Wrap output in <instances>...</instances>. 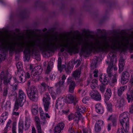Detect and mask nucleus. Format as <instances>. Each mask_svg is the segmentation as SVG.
Segmentation results:
<instances>
[{
  "instance_id": "f257e3e1",
  "label": "nucleus",
  "mask_w": 133,
  "mask_h": 133,
  "mask_svg": "<svg viewBox=\"0 0 133 133\" xmlns=\"http://www.w3.org/2000/svg\"><path fill=\"white\" fill-rule=\"evenodd\" d=\"M47 40L48 42L45 44L42 38L37 37L35 41L27 45L23 39L22 42L18 43V47L16 49V51L19 52H22L25 48L23 52L25 59L28 61L30 60L31 53L32 56H35V58H39L40 55L36 49L37 47L43 52H54L59 47L61 48L60 50L61 52H63L65 50L64 48H66L68 52L70 55H72L73 53L75 54L78 52L79 47L77 45H74V39L70 42L69 38H68L66 44H61L59 42H57L58 39L55 36L48 39Z\"/></svg>"
},
{
  "instance_id": "f03ea898",
  "label": "nucleus",
  "mask_w": 133,
  "mask_h": 133,
  "mask_svg": "<svg viewBox=\"0 0 133 133\" xmlns=\"http://www.w3.org/2000/svg\"><path fill=\"white\" fill-rule=\"evenodd\" d=\"M16 66L17 69V73L19 76V78L17 80L16 78L13 77L14 80L15 82L17 83H23L25 82V77L23 76L25 75V72L23 70V66L21 62H18L16 64Z\"/></svg>"
},
{
  "instance_id": "7ed1b4c3",
  "label": "nucleus",
  "mask_w": 133,
  "mask_h": 133,
  "mask_svg": "<svg viewBox=\"0 0 133 133\" xmlns=\"http://www.w3.org/2000/svg\"><path fill=\"white\" fill-rule=\"evenodd\" d=\"M29 98L32 101L36 102L38 100V92L37 88L34 86H31L27 92Z\"/></svg>"
},
{
  "instance_id": "20e7f679",
  "label": "nucleus",
  "mask_w": 133,
  "mask_h": 133,
  "mask_svg": "<svg viewBox=\"0 0 133 133\" xmlns=\"http://www.w3.org/2000/svg\"><path fill=\"white\" fill-rule=\"evenodd\" d=\"M66 77V76L65 75H63L61 77V79H59L58 82L55 84L56 92L57 94H59L61 93L62 88L63 85Z\"/></svg>"
},
{
  "instance_id": "39448f33",
  "label": "nucleus",
  "mask_w": 133,
  "mask_h": 133,
  "mask_svg": "<svg viewBox=\"0 0 133 133\" xmlns=\"http://www.w3.org/2000/svg\"><path fill=\"white\" fill-rule=\"evenodd\" d=\"M81 62V61L79 60H77L76 61H74L69 62L67 65L65 69L66 73L68 74L71 72L74 67L73 64L74 63V64H77L76 67L77 68L80 65Z\"/></svg>"
},
{
  "instance_id": "423d86ee",
  "label": "nucleus",
  "mask_w": 133,
  "mask_h": 133,
  "mask_svg": "<svg viewBox=\"0 0 133 133\" xmlns=\"http://www.w3.org/2000/svg\"><path fill=\"white\" fill-rule=\"evenodd\" d=\"M50 98L49 93L46 92L45 93L43 98V104L45 111H48L50 103Z\"/></svg>"
},
{
  "instance_id": "0eeeda50",
  "label": "nucleus",
  "mask_w": 133,
  "mask_h": 133,
  "mask_svg": "<svg viewBox=\"0 0 133 133\" xmlns=\"http://www.w3.org/2000/svg\"><path fill=\"white\" fill-rule=\"evenodd\" d=\"M18 100L19 106L22 107L24 103L26 100V96L25 94L21 89H19L18 91Z\"/></svg>"
},
{
  "instance_id": "6e6552de",
  "label": "nucleus",
  "mask_w": 133,
  "mask_h": 133,
  "mask_svg": "<svg viewBox=\"0 0 133 133\" xmlns=\"http://www.w3.org/2000/svg\"><path fill=\"white\" fill-rule=\"evenodd\" d=\"M0 78L1 81L3 80L4 84L6 85L9 83L11 77L8 72L2 71L0 74Z\"/></svg>"
},
{
  "instance_id": "1a4fd4ad",
  "label": "nucleus",
  "mask_w": 133,
  "mask_h": 133,
  "mask_svg": "<svg viewBox=\"0 0 133 133\" xmlns=\"http://www.w3.org/2000/svg\"><path fill=\"white\" fill-rule=\"evenodd\" d=\"M0 61H4L7 53V49L3 45H0Z\"/></svg>"
},
{
  "instance_id": "9d476101",
  "label": "nucleus",
  "mask_w": 133,
  "mask_h": 133,
  "mask_svg": "<svg viewBox=\"0 0 133 133\" xmlns=\"http://www.w3.org/2000/svg\"><path fill=\"white\" fill-rule=\"evenodd\" d=\"M127 119V120L125 119H119L120 123L122 126V128L124 129V131L126 132L128 131L129 127V119Z\"/></svg>"
},
{
  "instance_id": "9b49d317",
  "label": "nucleus",
  "mask_w": 133,
  "mask_h": 133,
  "mask_svg": "<svg viewBox=\"0 0 133 133\" xmlns=\"http://www.w3.org/2000/svg\"><path fill=\"white\" fill-rule=\"evenodd\" d=\"M91 98L96 101H100L101 97L99 93L97 90H93L90 93Z\"/></svg>"
},
{
  "instance_id": "f8f14e48",
  "label": "nucleus",
  "mask_w": 133,
  "mask_h": 133,
  "mask_svg": "<svg viewBox=\"0 0 133 133\" xmlns=\"http://www.w3.org/2000/svg\"><path fill=\"white\" fill-rule=\"evenodd\" d=\"M129 73L127 71L123 72L121 77V82L123 85L126 84L128 81L130 77Z\"/></svg>"
},
{
  "instance_id": "ddd939ff",
  "label": "nucleus",
  "mask_w": 133,
  "mask_h": 133,
  "mask_svg": "<svg viewBox=\"0 0 133 133\" xmlns=\"http://www.w3.org/2000/svg\"><path fill=\"white\" fill-rule=\"evenodd\" d=\"M9 40V38L8 40L6 39H5L4 40V42L5 44H6V45H5L4 44H3L2 45H3L6 47V48L7 49V51L8 50H9V54L11 56H12L13 52L15 50V47L11 46L9 45V42L8 41Z\"/></svg>"
},
{
  "instance_id": "4468645a",
  "label": "nucleus",
  "mask_w": 133,
  "mask_h": 133,
  "mask_svg": "<svg viewBox=\"0 0 133 133\" xmlns=\"http://www.w3.org/2000/svg\"><path fill=\"white\" fill-rule=\"evenodd\" d=\"M104 124L103 121L101 119H99L95 123V129L96 132H98L100 131L101 127Z\"/></svg>"
},
{
  "instance_id": "2eb2a0df",
  "label": "nucleus",
  "mask_w": 133,
  "mask_h": 133,
  "mask_svg": "<svg viewBox=\"0 0 133 133\" xmlns=\"http://www.w3.org/2000/svg\"><path fill=\"white\" fill-rule=\"evenodd\" d=\"M75 97L74 95L71 94H68L66 95V102L69 104H72L73 103L74 105L76 104L75 103Z\"/></svg>"
},
{
  "instance_id": "dca6fc26",
  "label": "nucleus",
  "mask_w": 133,
  "mask_h": 133,
  "mask_svg": "<svg viewBox=\"0 0 133 133\" xmlns=\"http://www.w3.org/2000/svg\"><path fill=\"white\" fill-rule=\"evenodd\" d=\"M64 127V124L63 123H59L55 127L54 133H60Z\"/></svg>"
},
{
  "instance_id": "f3484780",
  "label": "nucleus",
  "mask_w": 133,
  "mask_h": 133,
  "mask_svg": "<svg viewBox=\"0 0 133 133\" xmlns=\"http://www.w3.org/2000/svg\"><path fill=\"white\" fill-rule=\"evenodd\" d=\"M87 83L88 85L90 83V87L92 89L95 88L98 85L97 80L95 79H92L90 78L87 80Z\"/></svg>"
},
{
  "instance_id": "a211bd4d",
  "label": "nucleus",
  "mask_w": 133,
  "mask_h": 133,
  "mask_svg": "<svg viewBox=\"0 0 133 133\" xmlns=\"http://www.w3.org/2000/svg\"><path fill=\"white\" fill-rule=\"evenodd\" d=\"M107 78L106 77V75L103 74H101L100 76L99 80L101 83L104 85H105L107 84L109 81H110L111 80H109V77L107 79Z\"/></svg>"
},
{
  "instance_id": "6ab92c4d",
  "label": "nucleus",
  "mask_w": 133,
  "mask_h": 133,
  "mask_svg": "<svg viewBox=\"0 0 133 133\" xmlns=\"http://www.w3.org/2000/svg\"><path fill=\"white\" fill-rule=\"evenodd\" d=\"M48 85L44 82H43L39 84L38 86L39 90L41 95H42L46 91Z\"/></svg>"
},
{
  "instance_id": "aec40b11",
  "label": "nucleus",
  "mask_w": 133,
  "mask_h": 133,
  "mask_svg": "<svg viewBox=\"0 0 133 133\" xmlns=\"http://www.w3.org/2000/svg\"><path fill=\"white\" fill-rule=\"evenodd\" d=\"M75 116L73 118V119L77 124H78L80 120H83L84 118L82 117V115L78 112H75Z\"/></svg>"
},
{
  "instance_id": "412c9836",
  "label": "nucleus",
  "mask_w": 133,
  "mask_h": 133,
  "mask_svg": "<svg viewBox=\"0 0 133 133\" xmlns=\"http://www.w3.org/2000/svg\"><path fill=\"white\" fill-rule=\"evenodd\" d=\"M113 67V64L111 63L109 64L108 67L107 69V72L108 77H109V80H111V77L113 76L112 74Z\"/></svg>"
},
{
  "instance_id": "4be33fe9",
  "label": "nucleus",
  "mask_w": 133,
  "mask_h": 133,
  "mask_svg": "<svg viewBox=\"0 0 133 133\" xmlns=\"http://www.w3.org/2000/svg\"><path fill=\"white\" fill-rule=\"evenodd\" d=\"M8 115V112H5L2 113L0 117V124L3 125L4 124L5 120L7 118Z\"/></svg>"
},
{
  "instance_id": "5701e85b",
  "label": "nucleus",
  "mask_w": 133,
  "mask_h": 133,
  "mask_svg": "<svg viewBox=\"0 0 133 133\" xmlns=\"http://www.w3.org/2000/svg\"><path fill=\"white\" fill-rule=\"evenodd\" d=\"M96 111L98 114H102L103 113L104 110L103 108L101 103L97 104L95 106Z\"/></svg>"
},
{
  "instance_id": "b1692460",
  "label": "nucleus",
  "mask_w": 133,
  "mask_h": 133,
  "mask_svg": "<svg viewBox=\"0 0 133 133\" xmlns=\"http://www.w3.org/2000/svg\"><path fill=\"white\" fill-rule=\"evenodd\" d=\"M81 74V71L79 70H76L73 72L72 74L73 78L75 80H78Z\"/></svg>"
},
{
  "instance_id": "393cba45",
  "label": "nucleus",
  "mask_w": 133,
  "mask_h": 133,
  "mask_svg": "<svg viewBox=\"0 0 133 133\" xmlns=\"http://www.w3.org/2000/svg\"><path fill=\"white\" fill-rule=\"evenodd\" d=\"M112 95L111 91L110 88L108 89L104 95L105 99L106 101L108 100L111 97Z\"/></svg>"
},
{
  "instance_id": "a878e982",
  "label": "nucleus",
  "mask_w": 133,
  "mask_h": 133,
  "mask_svg": "<svg viewBox=\"0 0 133 133\" xmlns=\"http://www.w3.org/2000/svg\"><path fill=\"white\" fill-rule=\"evenodd\" d=\"M77 112L80 113V112L84 113L85 112L86 108L83 105H77L76 107Z\"/></svg>"
},
{
  "instance_id": "bb28decb",
  "label": "nucleus",
  "mask_w": 133,
  "mask_h": 133,
  "mask_svg": "<svg viewBox=\"0 0 133 133\" xmlns=\"http://www.w3.org/2000/svg\"><path fill=\"white\" fill-rule=\"evenodd\" d=\"M31 111L33 115H35L37 114L38 112V106L36 104L32 105L31 107Z\"/></svg>"
},
{
  "instance_id": "cd10ccee",
  "label": "nucleus",
  "mask_w": 133,
  "mask_h": 133,
  "mask_svg": "<svg viewBox=\"0 0 133 133\" xmlns=\"http://www.w3.org/2000/svg\"><path fill=\"white\" fill-rule=\"evenodd\" d=\"M127 88L126 85H124L120 87L117 90V93L119 96H121L123 92L124 91L125 89Z\"/></svg>"
},
{
  "instance_id": "c85d7f7f",
  "label": "nucleus",
  "mask_w": 133,
  "mask_h": 133,
  "mask_svg": "<svg viewBox=\"0 0 133 133\" xmlns=\"http://www.w3.org/2000/svg\"><path fill=\"white\" fill-rule=\"evenodd\" d=\"M129 113L128 112H124L120 114L119 116V119H125L127 120V119H129L128 115Z\"/></svg>"
},
{
  "instance_id": "c756f323",
  "label": "nucleus",
  "mask_w": 133,
  "mask_h": 133,
  "mask_svg": "<svg viewBox=\"0 0 133 133\" xmlns=\"http://www.w3.org/2000/svg\"><path fill=\"white\" fill-rule=\"evenodd\" d=\"M32 74L33 76H32V79L33 81L36 82L40 79V77L39 75L40 74H38L37 73L34 72Z\"/></svg>"
},
{
  "instance_id": "7c9ffc66",
  "label": "nucleus",
  "mask_w": 133,
  "mask_h": 133,
  "mask_svg": "<svg viewBox=\"0 0 133 133\" xmlns=\"http://www.w3.org/2000/svg\"><path fill=\"white\" fill-rule=\"evenodd\" d=\"M34 70L35 72L37 73L38 74H41L43 71V69L41 66L38 65L34 68Z\"/></svg>"
},
{
  "instance_id": "2f4dec72",
  "label": "nucleus",
  "mask_w": 133,
  "mask_h": 133,
  "mask_svg": "<svg viewBox=\"0 0 133 133\" xmlns=\"http://www.w3.org/2000/svg\"><path fill=\"white\" fill-rule=\"evenodd\" d=\"M34 70L35 72L37 73L38 74H41L43 71V69L41 66L38 65L34 68Z\"/></svg>"
},
{
  "instance_id": "473e14b6",
  "label": "nucleus",
  "mask_w": 133,
  "mask_h": 133,
  "mask_svg": "<svg viewBox=\"0 0 133 133\" xmlns=\"http://www.w3.org/2000/svg\"><path fill=\"white\" fill-rule=\"evenodd\" d=\"M117 104L119 108L123 107L125 104V102L123 98H122L120 101L117 102Z\"/></svg>"
},
{
  "instance_id": "72a5a7b5",
  "label": "nucleus",
  "mask_w": 133,
  "mask_h": 133,
  "mask_svg": "<svg viewBox=\"0 0 133 133\" xmlns=\"http://www.w3.org/2000/svg\"><path fill=\"white\" fill-rule=\"evenodd\" d=\"M108 120H111L114 126H115L117 125V119L115 117H113L112 115H111L109 117Z\"/></svg>"
},
{
  "instance_id": "f704fd0d",
  "label": "nucleus",
  "mask_w": 133,
  "mask_h": 133,
  "mask_svg": "<svg viewBox=\"0 0 133 133\" xmlns=\"http://www.w3.org/2000/svg\"><path fill=\"white\" fill-rule=\"evenodd\" d=\"M35 121L36 128L41 127L39 118L37 116L35 117Z\"/></svg>"
},
{
  "instance_id": "c9c22d12",
  "label": "nucleus",
  "mask_w": 133,
  "mask_h": 133,
  "mask_svg": "<svg viewBox=\"0 0 133 133\" xmlns=\"http://www.w3.org/2000/svg\"><path fill=\"white\" fill-rule=\"evenodd\" d=\"M62 99L63 98H59L57 100L55 104V107L56 109H58V105H62L63 103Z\"/></svg>"
},
{
  "instance_id": "e433bc0d",
  "label": "nucleus",
  "mask_w": 133,
  "mask_h": 133,
  "mask_svg": "<svg viewBox=\"0 0 133 133\" xmlns=\"http://www.w3.org/2000/svg\"><path fill=\"white\" fill-rule=\"evenodd\" d=\"M17 95V93L16 91H11L9 94V97L11 99L13 98H15Z\"/></svg>"
},
{
  "instance_id": "4c0bfd02",
  "label": "nucleus",
  "mask_w": 133,
  "mask_h": 133,
  "mask_svg": "<svg viewBox=\"0 0 133 133\" xmlns=\"http://www.w3.org/2000/svg\"><path fill=\"white\" fill-rule=\"evenodd\" d=\"M75 86V84H72V85H70L69 88V91L70 92L73 93L74 92Z\"/></svg>"
},
{
  "instance_id": "58836bf2",
  "label": "nucleus",
  "mask_w": 133,
  "mask_h": 133,
  "mask_svg": "<svg viewBox=\"0 0 133 133\" xmlns=\"http://www.w3.org/2000/svg\"><path fill=\"white\" fill-rule=\"evenodd\" d=\"M40 115L41 119L45 118V113L41 108H39Z\"/></svg>"
},
{
  "instance_id": "ea45409f",
  "label": "nucleus",
  "mask_w": 133,
  "mask_h": 133,
  "mask_svg": "<svg viewBox=\"0 0 133 133\" xmlns=\"http://www.w3.org/2000/svg\"><path fill=\"white\" fill-rule=\"evenodd\" d=\"M69 110L68 107H66V110H63L61 111L62 113L61 114V113H59L60 115H62V114H66L67 115L69 112Z\"/></svg>"
},
{
  "instance_id": "a19ab883",
  "label": "nucleus",
  "mask_w": 133,
  "mask_h": 133,
  "mask_svg": "<svg viewBox=\"0 0 133 133\" xmlns=\"http://www.w3.org/2000/svg\"><path fill=\"white\" fill-rule=\"evenodd\" d=\"M127 98L129 103L130 102V101H133V95H132V94L130 93V95L127 94Z\"/></svg>"
},
{
  "instance_id": "79ce46f5",
  "label": "nucleus",
  "mask_w": 133,
  "mask_h": 133,
  "mask_svg": "<svg viewBox=\"0 0 133 133\" xmlns=\"http://www.w3.org/2000/svg\"><path fill=\"white\" fill-rule=\"evenodd\" d=\"M16 122H13L12 128V133H17L16 127Z\"/></svg>"
},
{
  "instance_id": "37998d69",
  "label": "nucleus",
  "mask_w": 133,
  "mask_h": 133,
  "mask_svg": "<svg viewBox=\"0 0 133 133\" xmlns=\"http://www.w3.org/2000/svg\"><path fill=\"white\" fill-rule=\"evenodd\" d=\"M68 84L72 85V84H75V82L72 80V78L71 77H69L67 79V81Z\"/></svg>"
},
{
  "instance_id": "c03bdc74",
  "label": "nucleus",
  "mask_w": 133,
  "mask_h": 133,
  "mask_svg": "<svg viewBox=\"0 0 133 133\" xmlns=\"http://www.w3.org/2000/svg\"><path fill=\"white\" fill-rule=\"evenodd\" d=\"M83 133H91V130L90 129L83 127L82 129Z\"/></svg>"
},
{
  "instance_id": "a18cd8bd",
  "label": "nucleus",
  "mask_w": 133,
  "mask_h": 133,
  "mask_svg": "<svg viewBox=\"0 0 133 133\" xmlns=\"http://www.w3.org/2000/svg\"><path fill=\"white\" fill-rule=\"evenodd\" d=\"M11 106V103L9 102H7L4 106V107L6 110L9 109Z\"/></svg>"
},
{
  "instance_id": "49530a36",
  "label": "nucleus",
  "mask_w": 133,
  "mask_h": 133,
  "mask_svg": "<svg viewBox=\"0 0 133 133\" xmlns=\"http://www.w3.org/2000/svg\"><path fill=\"white\" fill-rule=\"evenodd\" d=\"M19 103L17 101H16L15 103L14 107L13 110L15 111H17L18 109V106Z\"/></svg>"
},
{
  "instance_id": "de8ad7c7",
  "label": "nucleus",
  "mask_w": 133,
  "mask_h": 133,
  "mask_svg": "<svg viewBox=\"0 0 133 133\" xmlns=\"http://www.w3.org/2000/svg\"><path fill=\"white\" fill-rule=\"evenodd\" d=\"M57 66L58 70L60 72H61L62 71L63 69V68H65L66 67V66L65 67V66L64 65H57Z\"/></svg>"
},
{
  "instance_id": "09e8293b",
  "label": "nucleus",
  "mask_w": 133,
  "mask_h": 133,
  "mask_svg": "<svg viewBox=\"0 0 133 133\" xmlns=\"http://www.w3.org/2000/svg\"><path fill=\"white\" fill-rule=\"evenodd\" d=\"M52 68L50 66L49 64H48L47 66V68L45 71V73L46 74H49L51 71Z\"/></svg>"
},
{
  "instance_id": "8fccbe9b",
  "label": "nucleus",
  "mask_w": 133,
  "mask_h": 133,
  "mask_svg": "<svg viewBox=\"0 0 133 133\" xmlns=\"http://www.w3.org/2000/svg\"><path fill=\"white\" fill-rule=\"evenodd\" d=\"M23 125L21 124L19 126L18 133H23Z\"/></svg>"
},
{
  "instance_id": "3c124183",
  "label": "nucleus",
  "mask_w": 133,
  "mask_h": 133,
  "mask_svg": "<svg viewBox=\"0 0 133 133\" xmlns=\"http://www.w3.org/2000/svg\"><path fill=\"white\" fill-rule=\"evenodd\" d=\"M116 76V75L115 74L114 75V76H112V77H113L112 78V77H111V80L110 81H109V82H111L114 83L116 82L117 79H116V78L115 77Z\"/></svg>"
},
{
  "instance_id": "603ef678",
  "label": "nucleus",
  "mask_w": 133,
  "mask_h": 133,
  "mask_svg": "<svg viewBox=\"0 0 133 133\" xmlns=\"http://www.w3.org/2000/svg\"><path fill=\"white\" fill-rule=\"evenodd\" d=\"M75 133L74 129L71 127H70L68 130V133Z\"/></svg>"
},
{
  "instance_id": "864d4df0",
  "label": "nucleus",
  "mask_w": 133,
  "mask_h": 133,
  "mask_svg": "<svg viewBox=\"0 0 133 133\" xmlns=\"http://www.w3.org/2000/svg\"><path fill=\"white\" fill-rule=\"evenodd\" d=\"M56 75L54 73H51L50 75V79L51 80H54L55 78Z\"/></svg>"
},
{
  "instance_id": "5fc2aeb1",
  "label": "nucleus",
  "mask_w": 133,
  "mask_h": 133,
  "mask_svg": "<svg viewBox=\"0 0 133 133\" xmlns=\"http://www.w3.org/2000/svg\"><path fill=\"white\" fill-rule=\"evenodd\" d=\"M124 66V59H120L119 60V66Z\"/></svg>"
},
{
  "instance_id": "6e6d98bb",
  "label": "nucleus",
  "mask_w": 133,
  "mask_h": 133,
  "mask_svg": "<svg viewBox=\"0 0 133 133\" xmlns=\"http://www.w3.org/2000/svg\"><path fill=\"white\" fill-rule=\"evenodd\" d=\"M8 94V91L7 88H4V89L3 92V96H4L6 97L7 96Z\"/></svg>"
},
{
  "instance_id": "4d7b16f0",
  "label": "nucleus",
  "mask_w": 133,
  "mask_h": 133,
  "mask_svg": "<svg viewBox=\"0 0 133 133\" xmlns=\"http://www.w3.org/2000/svg\"><path fill=\"white\" fill-rule=\"evenodd\" d=\"M74 115L72 113H71L68 116V119L69 121H71L73 119Z\"/></svg>"
},
{
  "instance_id": "13d9d810",
  "label": "nucleus",
  "mask_w": 133,
  "mask_h": 133,
  "mask_svg": "<svg viewBox=\"0 0 133 133\" xmlns=\"http://www.w3.org/2000/svg\"><path fill=\"white\" fill-rule=\"evenodd\" d=\"M105 86L101 85L100 87L99 90L102 93H103L105 91Z\"/></svg>"
},
{
  "instance_id": "bf43d9fd",
  "label": "nucleus",
  "mask_w": 133,
  "mask_h": 133,
  "mask_svg": "<svg viewBox=\"0 0 133 133\" xmlns=\"http://www.w3.org/2000/svg\"><path fill=\"white\" fill-rule=\"evenodd\" d=\"M108 110L111 111L112 109V105L111 103H109L107 104Z\"/></svg>"
},
{
  "instance_id": "052dcab7",
  "label": "nucleus",
  "mask_w": 133,
  "mask_h": 133,
  "mask_svg": "<svg viewBox=\"0 0 133 133\" xmlns=\"http://www.w3.org/2000/svg\"><path fill=\"white\" fill-rule=\"evenodd\" d=\"M93 73L94 74V77H96L98 76L97 74L98 72V70L97 69H95L93 71Z\"/></svg>"
},
{
  "instance_id": "680f3d73",
  "label": "nucleus",
  "mask_w": 133,
  "mask_h": 133,
  "mask_svg": "<svg viewBox=\"0 0 133 133\" xmlns=\"http://www.w3.org/2000/svg\"><path fill=\"white\" fill-rule=\"evenodd\" d=\"M12 121L11 120L9 119V121L8 122L6 125L5 128L6 129H8Z\"/></svg>"
},
{
  "instance_id": "e2e57ef3",
  "label": "nucleus",
  "mask_w": 133,
  "mask_h": 133,
  "mask_svg": "<svg viewBox=\"0 0 133 133\" xmlns=\"http://www.w3.org/2000/svg\"><path fill=\"white\" fill-rule=\"evenodd\" d=\"M12 121L11 120L9 119V121L8 122L6 125L5 128L6 129H8Z\"/></svg>"
},
{
  "instance_id": "0e129e2a",
  "label": "nucleus",
  "mask_w": 133,
  "mask_h": 133,
  "mask_svg": "<svg viewBox=\"0 0 133 133\" xmlns=\"http://www.w3.org/2000/svg\"><path fill=\"white\" fill-rule=\"evenodd\" d=\"M18 86L17 85L15 84L12 86V91H15L18 89Z\"/></svg>"
},
{
  "instance_id": "69168bd1",
  "label": "nucleus",
  "mask_w": 133,
  "mask_h": 133,
  "mask_svg": "<svg viewBox=\"0 0 133 133\" xmlns=\"http://www.w3.org/2000/svg\"><path fill=\"white\" fill-rule=\"evenodd\" d=\"M23 76H25V81L26 80V78H29L30 77V75L29 73L28 72H27L26 73V74L25 73V75H23Z\"/></svg>"
},
{
  "instance_id": "338daca9",
  "label": "nucleus",
  "mask_w": 133,
  "mask_h": 133,
  "mask_svg": "<svg viewBox=\"0 0 133 133\" xmlns=\"http://www.w3.org/2000/svg\"><path fill=\"white\" fill-rule=\"evenodd\" d=\"M47 88L49 92L51 94L53 92V90L54 89L52 87H50L48 85Z\"/></svg>"
},
{
  "instance_id": "774afa93",
  "label": "nucleus",
  "mask_w": 133,
  "mask_h": 133,
  "mask_svg": "<svg viewBox=\"0 0 133 133\" xmlns=\"http://www.w3.org/2000/svg\"><path fill=\"white\" fill-rule=\"evenodd\" d=\"M124 66H119V73H120L123 70Z\"/></svg>"
}]
</instances>
